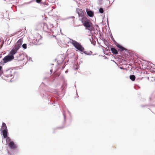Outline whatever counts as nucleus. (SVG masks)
Wrapping results in <instances>:
<instances>
[{"mask_svg": "<svg viewBox=\"0 0 155 155\" xmlns=\"http://www.w3.org/2000/svg\"><path fill=\"white\" fill-rule=\"evenodd\" d=\"M78 13L79 17H82V19L84 18V17H85L84 16V13L83 12L82 9H78Z\"/></svg>", "mask_w": 155, "mask_h": 155, "instance_id": "obj_8", "label": "nucleus"}, {"mask_svg": "<svg viewBox=\"0 0 155 155\" xmlns=\"http://www.w3.org/2000/svg\"><path fill=\"white\" fill-rule=\"evenodd\" d=\"M1 57H2V56H0V58H1Z\"/></svg>", "mask_w": 155, "mask_h": 155, "instance_id": "obj_19", "label": "nucleus"}, {"mask_svg": "<svg viewBox=\"0 0 155 155\" xmlns=\"http://www.w3.org/2000/svg\"><path fill=\"white\" fill-rule=\"evenodd\" d=\"M99 12L101 13H103L104 12V11L102 8H101L99 9Z\"/></svg>", "mask_w": 155, "mask_h": 155, "instance_id": "obj_13", "label": "nucleus"}, {"mask_svg": "<svg viewBox=\"0 0 155 155\" xmlns=\"http://www.w3.org/2000/svg\"><path fill=\"white\" fill-rule=\"evenodd\" d=\"M42 0H36V2L37 3H41Z\"/></svg>", "mask_w": 155, "mask_h": 155, "instance_id": "obj_16", "label": "nucleus"}, {"mask_svg": "<svg viewBox=\"0 0 155 155\" xmlns=\"http://www.w3.org/2000/svg\"><path fill=\"white\" fill-rule=\"evenodd\" d=\"M81 21L83 25L85 28V29L88 30L90 32L92 31L93 27L92 24L91 23L90 20L87 19L86 17H84L82 20Z\"/></svg>", "mask_w": 155, "mask_h": 155, "instance_id": "obj_1", "label": "nucleus"}, {"mask_svg": "<svg viewBox=\"0 0 155 155\" xmlns=\"http://www.w3.org/2000/svg\"><path fill=\"white\" fill-rule=\"evenodd\" d=\"M14 56L12 55H8L5 57L3 59L4 62L5 63L10 61L14 58Z\"/></svg>", "mask_w": 155, "mask_h": 155, "instance_id": "obj_4", "label": "nucleus"}, {"mask_svg": "<svg viewBox=\"0 0 155 155\" xmlns=\"http://www.w3.org/2000/svg\"><path fill=\"white\" fill-rule=\"evenodd\" d=\"M120 49V51H124L125 48L121 46L120 45L117 44L116 45Z\"/></svg>", "mask_w": 155, "mask_h": 155, "instance_id": "obj_11", "label": "nucleus"}, {"mask_svg": "<svg viewBox=\"0 0 155 155\" xmlns=\"http://www.w3.org/2000/svg\"><path fill=\"white\" fill-rule=\"evenodd\" d=\"M1 131L2 133L3 137L4 138H6L7 136L8 129L5 124L3 123L1 129Z\"/></svg>", "mask_w": 155, "mask_h": 155, "instance_id": "obj_3", "label": "nucleus"}, {"mask_svg": "<svg viewBox=\"0 0 155 155\" xmlns=\"http://www.w3.org/2000/svg\"><path fill=\"white\" fill-rule=\"evenodd\" d=\"M9 147L12 150L16 149L17 147L16 145L15 144L13 141H11L8 143Z\"/></svg>", "mask_w": 155, "mask_h": 155, "instance_id": "obj_6", "label": "nucleus"}, {"mask_svg": "<svg viewBox=\"0 0 155 155\" xmlns=\"http://www.w3.org/2000/svg\"><path fill=\"white\" fill-rule=\"evenodd\" d=\"M19 49L17 47L14 46L10 52V54L11 55L14 56V55L16 54L18 50Z\"/></svg>", "mask_w": 155, "mask_h": 155, "instance_id": "obj_5", "label": "nucleus"}, {"mask_svg": "<svg viewBox=\"0 0 155 155\" xmlns=\"http://www.w3.org/2000/svg\"><path fill=\"white\" fill-rule=\"evenodd\" d=\"M99 1V3L100 4H102V2L103 0H98Z\"/></svg>", "mask_w": 155, "mask_h": 155, "instance_id": "obj_17", "label": "nucleus"}, {"mask_svg": "<svg viewBox=\"0 0 155 155\" xmlns=\"http://www.w3.org/2000/svg\"><path fill=\"white\" fill-rule=\"evenodd\" d=\"M111 50L112 51V52L113 54H118V52L117 50L115 49V48H111Z\"/></svg>", "mask_w": 155, "mask_h": 155, "instance_id": "obj_10", "label": "nucleus"}, {"mask_svg": "<svg viewBox=\"0 0 155 155\" xmlns=\"http://www.w3.org/2000/svg\"><path fill=\"white\" fill-rule=\"evenodd\" d=\"M23 48L24 49H26L27 48V45L25 44H24L22 45V46Z\"/></svg>", "mask_w": 155, "mask_h": 155, "instance_id": "obj_14", "label": "nucleus"}, {"mask_svg": "<svg viewBox=\"0 0 155 155\" xmlns=\"http://www.w3.org/2000/svg\"><path fill=\"white\" fill-rule=\"evenodd\" d=\"M130 79L132 81H134L135 79V77L134 75H131L130 76Z\"/></svg>", "mask_w": 155, "mask_h": 155, "instance_id": "obj_12", "label": "nucleus"}, {"mask_svg": "<svg viewBox=\"0 0 155 155\" xmlns=\"http://www.w3.org/2000/svg\"><path fill=\"white\" fill-rule=\"evenodd\" d=\"M6 138H7V139H6V141H7V142L8 141H10H10H10V140H11V139H10L9 137H6Z\"/></svg>", "mask_w": 155, "mask_h": 155, "instance_id": "obj_15", "label": "nucleus"}, {"mask_svg": "<svg viewBox=\"0 0 155 155\" xmlns=\"http://www.w3.org/2000/svg\"><path fill=\"white\" fill-rule=\"evenodd\" d=\"M71 44L78 50L81 51L83 52L84 53H85V51H84V48L79 43L76 41L72 40L71 41Z\"/></svg>", "mask_w": 155, "mask_h": 155, "instance_id": "obj_2", "label": "nucleus"}, {"mask_svg": "<svg viewBox=\"0 0 155 155\" xmlns=\"http://www.w3.org/2000/svg\"><path fill=\"white\" fill-rule=\"evenodd\" d=\"M23 40L22 39H20L18 40L17 43L14 46L19 49L23 43Z\"/></svg>", "mask_w": 155, "mask_h": 155, "instance_id": "obj_7", "label": "nucleus"}, {"mask_svg": "<svg viewBox=\"0 0 155 155\" xmlns=\"http://www.w3.org/2000/svg\"><path fill=\"white\" fill-rule=\"evenodd\" d=\"M2 62L1 64V62H0V64H2Z\"/></svg>", "mask_w": 155, "mask_h": 155, "instance_id": "obj_18", "label": "nucleus"}, {"mask_svg": "<svg viewBox=\"0 0 155 155\" xmlns=\"http://www.w3.org/2000/svg\"><path fill=\"white\" fill-rule=\"evenodd\" d=\"M88 9H87L86 12L87 15L90 17H92L94 15L93 12L91 11H88Z\"/></svg>", "mask_w": 155, "mask_h": 155, "instance_id": "obj_9", "label": "nucleus"}]
</instances>
